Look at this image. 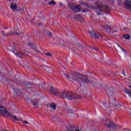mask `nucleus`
<instances>
[{"label":"nucleus","instance_id":"1","mask_svg":"<svg viewBox=\"0 0 131 131\" xmlns=\"http://www.w3.org/2000/svg\"><path fill=\"white\" fill-rule=\"evenodd\" d=\"M74 81H76L78 83H89L90 80L88 76L79 74V73H76L74 75V77L72 79Z\"/></svg>","mask_w":131,"mask_h":131},{"label":"nucleus","instance_id":"2","mask_svg":"<svg viewBox=\"0 0 131 131\" xmlns=\"http://www.w3.org/2000/svg\"><path fill=\"white\" fill-rule=\"evenodd\" d=\"M60 96L61 98L68 99V100H72V99H80V98H81L80 95H77L76 94L67 92H62L60 94Z\"/></svg>","mask_w":131,"mask_h":131},{"label":"nucleus","instance_id":"3","mask_svg":"<svg viewBox=\"0 0 131 131\" xmlns=\"http://www.w3.org/2000/svg\"><path fill=\"white\" fill-rule=\"evenodd\" d=\"M95 5L97 6V10H99L101 12H105V13H109V7L107 6L100 3L96 2L95 3Z\"/></svg>","mask_w":131,"mask_h":131},{"label":"nucleus","instance_id":"4","mask_svg":"<svg viewBox=\"0 0 131 131\" xmlns=\"http://www.w3.org/2000/svg\"><path fill=\"white\" fill-rule=\"evenodd\" d=\"M89 33L91 36H92L93 38H95L96 39L99 38V36H101L100 33L97 31H89Z\"/></svg>","mask_w":131,"mask_h":131},{"label":"nucleus","instance_id":"5","mask_svg":"<svg viewBox=\"0 0 131 131\" xmlns=\"http://www.w3.org/2000/svg\"><path fill=\"white\" fill-rule=\"evenodd\" d=\"M106 125L109 128H119V125L113 123V122H110L108 124H106Z\"/></svg>","mask_w":131,"mask_h":131},{"label":"nucleus","instance_id":"6","mask_svg":"<svg viewBox=\"0 0 131 131\" xmlns=\"http://www.w3.org/2000/svg\"><path fill=\"white\" fill-rule=\"evenodd\" d=\"M49 89H50L49 91L50 93H51L52 94H53V95H58V94H59V91H58L57 89L54 88V86H51Z\"/></svg>","mask_w":131,"mask_h":131},{"label":"nucleus","instance_id":"7","mask_svg":"<svg viewBox=\"0 0 131 131\" xmlns=\"http://www.w3.org/2000/svg\"><path fill=\"white\" fill-rule=\"evenodd\" d=\"M124 6L126 9H131V0H126Z\"/></svg>","mask_w":131,"mask_h":131},{"label":"nucleus","instance_id":"8","mask_svg":"<svg viewBox=\"0 0 131 131\" xmlns=\"http://www.w3.org/2000/svg\"><path fill=\"white\" fill-rule=\"evenodd\" d=\"M4 114H6L8 116L10 113H9V112L5 108L4 110H0V116L4 115Z\"/></svg>","mask_w":131,"mask_h":131},{"label":"nucleus","instance_id":"9","mask_svg":"<svg viewBox=\"0 0 131 131\" xmlns=\"http://www.w3.org/2000/svg\"><path fill=\"white\" fill-rule=\"evenodd\" d=\"M8 117H11V118H13L15 120H17L18 121H21L22 120L18 119L16 116H13V115L11 113L8 114Z\"/></svg>","mask_w":131,"mask_h":131},{"label":"nucleus","instance_id":"10","mask_svg":"<svg viewBox=\"0 0 131 131\" xmlns=\"http://www.w3.org/2000/svg\"><path fill=\"white\" fill-rule=\"evenodd\" d=\"M10 8L11 9V10H17V3H13L10 5Z\"/></svg>","mask_w":131,"mask_h":131},{"label":"nucleus","instance_id":"11","mask_svg":"<svg viewBox=\"0 0 131 131\" xmlns=\"http://www.w3.org/2000/svg\"><path fill=\"white\" fill-rule=\"evenodd\" d=\"M32 103L33 106H38V104H39V100L37 99H34L32 101Z\"/></svg>","mask_w":131,"mask_h":131},{"label":"nucleus","instance_id":"12","mask_svg":"<svg viewBox=\"0 0 131 131\" xmlns=\"http://www.w3.org/2000/svg\"><path fill=\"white\" fill-rule=\"evenodd\" d=\"M15 55L19 58H23V57H24V53L20 51H18L17 53L15 54Z\"/></svg>","mask_w":131,"mask_h":131},{"label":"nucleus","instance_id":"13","mask_svg":"<svg viewBox=\"0 0 131 131\" xmlns=\"http://www.w3.org/2000/svg\"><path fill=\"white\" fill-rule=\"evenodd\" d=\"M76 128V127L69 126V127H67V131H75Z\"/></svg>","mask_w":131,"mask_h":131},{"label":"nucleus","instance_id":"14","mask_svg":"<svg viewBox=\"0 0 131 131\" xmlns=\"http://www.w3.org/2000/svg\"><path fill=\"white\" fill-rule=\"evenodd\" d=\"M105 30H106V32L110 33L111 32V28L109 26H106L104 28Z\"/></svg>","mask_w":131,"mask_h":131},{"label":"nucleus","instance_id":"15","mask_svg":"<svg viewBox=\"0 0 131 131\" xmlns=\"http://www.w3.org/2000/svg\"><path fill=\"white\" fill-rule=\"evenodd\" d=\"M76 20H78L79 21H83V18L81 17V15H78L76 16Z\"/></svg>","mask_w":131,"mask_h":131},{"label":"nucleus","instance_id":"16","mask_svg":"<svg viewBox=\"0 0 131 131\" xmlns=\"http://www.w3.org/2000/svg\"><path fill=\"white\" fill-rule=\"evenodd\" d=\"M50 106L53 110H56V108H57V105L55 103H51L50 104Z\"/></svg>","mask_w":131,"mask_h":131},{"label":"nucleus","instance_id":"17","mask_svg":"<svg viewBox=\"0 0 131 131\" xmlns=\"http://www.w3.org/2000/svg\"><path fill=\"white\" fill-rule=\"evenodd\" d=\"M124 93H125L126 94H127V95H129V96H130V97L131 98V90H128L127 89H125L124 91Z\"/></svg>","mask_w":131,"mask_h":131},{"label":"nucleus","instance_id":"18","mask_svg":"<svg viewBox=\"0 0 131 131\" xmlns=\"http://www.w3.org/2000/svg\"><path fill=\"white\" fill-rule=\"evenodd\" d=\"M75 131H83V128L81 127H76Z\"/></svg>","mask_w":131,"mask_h":131},{"label":"nucleus","instance_id":"19","mask_svg":"<svg viewBox=\"0 0 131 131\" xmlns=\"http://www.w3.org/2000/svg\"><path fill=\"white\" fill-rule=\"evenodd\" d=\"M49 5L50 6H55L56 5V2H55L54 1H51L49 2Z\"/></svg>","mask_w":131,"mask_h":131},{"label":"nucleus","instance_id":"20","mask_svg":"<svg viewBox=\"0 0 131 131\" xmlns=\"http://www.w3.org/2000/svg\"><path fill=\"white\" fill-rule=\"evenodd\" d=\"M76 8L78 10L77 12H80V11H81V10L80 9H81V7H80V5H76Z\"/></svg>","mask_w":131,"mask_h":131},{"label":"nucleus","instance_id":"21","mask_svg":"<svg viewBox=\"0 0 131 131\" xmlns=\"http://www.w3.org/2000/svg\"><path fill=\"white\" fill-rule=\"evenodd\" d=\"M10 35H16V34L17 35V36H19V33H17L16 32H9Z\"/></svg>","mask_w":131,"mask_h":131},{"label":"nucleus","instance_id":"22","mask_svg":"<svg viewBox=\"0 0 131 131\" xmlns=\"http://www.w3.org/2000/svg\"><path fill=\"white\" fill-rule=\"evenodd\" d=\"M1 81H2V82H5V81L6 80V78L5 77H2L1 79H0Z\"/></svg>","mask_w":131,"mask_h":131},{"label":"nucleus","instance_id":"23","mask_svg":"<svg viewBox=\"0 0 131 131\" xmlns=\"http://www.w3.org/2000/svg\"><path fill=\"white\" fill-rule=\"evenodd\" d=\"M124 38H125V39H128V38H129L130 36H129V35H124Z\"/></svg>","mask_w":131,"mask_h":131},{"label":"nucleus","instance_id":"24","mask_svg":"<svg viewBox=\"0 0 131 131\" xmlns=\"http://www.w3.org/2000/svg\"><path fill=\"white\" fill-rule=\"evenodd\" d=\"M2 33H3V34L4 35H5V36H9V35H10V33H8V34H5L4 31H2Z\"/></svg>","mask_w":131,"mask_h":131},{"label":"nucleus","instance_id":"25","mask_svg":"<svg viewBox=\"0 0 131 131\" xmlns=\"http://www.w3.org/2000/svg\"><path fill=\"white\" fill-rule=\"evenodd\" d=\"M19 12L20 14H24V8L20 9Z\"/></svg>","mask_w":131,"mask_h":131},{"label":"nucleus","instance_id":"26","mask_svg":"<svg viewBox=\"0 0 131 131\" xmlns=\"http://www.w3.org/2000/svg\"><path fill=\"white\" fill-rule=\"evenodd\" d=\"M27 89H30V88H31V83H28L27 84Z\"/></svg>","mask_w":131,"mask_h":131},{"label":"nucleus","instance_id":"27","mask_svg":"<svg viewBox=\"0 0 131 131\" xmlns=\"http://www.w3.org/2000/svg\"><path fill=\"white\" fill-rule=\"evenodd\" d=\"M46 56H48L49 57H52V54L50 53H47L45 54Z\"/></svg>","mask_w":131,"mask_h":131},{"label":"nucleus","instance_id":"28","mask_svg":"<svg viewBox=\"0 0 131 131\" xmlns=\"http://www.w3.org/2000/svg\"><path fill=\"white\" fill-rule=\"evenodd\" d=\"M59 43H60V46H63L64 45V41H60Z\"/></svg>","mask_w":131,"mask_h":131},{"label":"nucleus","instance_id":"29","mask_svg":"<svg viewBox=\"0 0 131 131\" xmlns=\"http://www.w3.org/2000/svg\"><path fill=\"white\" fill-rule=\"evenodd\" d=\"M25 100L27 102H28V101L30 100V98L26 97L25 98Z\"/></svg>","mask_w":131,"mask_h":131},{"label":"nucleus","instance_id":"30","mask_svg":"<svg viewBox=\"0 0 131 131\" xmlns=\"http://www.w3.org/2000/svg\"><path fill=\"white\" fill-rule=\"evenodd\" d=\"M85 7H86L87 8H90V5L89 4H88L87 3H86L85 4Z\"/></svg>","mask_w":131,"mask_h":131},{"label":"nucleus","instance_id":"31","mask_svg":"<svg viewBox=\"0 0 131 131\" xmlns=\"http://www.w3.org/2000/svg\"><path fill=\"white\" fill-rule=\"evenodd\" d=\"M85 7H86L87 8H90V5L89 4H88L87 3H86L85 4Z\"/></svg>","mask_w":131,"mask_h":131},{"label":"nucleus","instance_id":"32","mask_svg":"<svg viewBox=\"0 0 131 131\" xmlns=\"http://www.w3.org/2000/svg\"><path fill=\"white\" fill-rule=\"evenodd\" d=\"M28 46L30 48H32V43H29Z\"/></svg>","mask_w":131,"mask_h":131},{"label":"nucleus","instance_id":"33","mask_svg":"<svg viewBox=\"0 0 131 131\" xmlns=\"http://www.w3.org/2000/svg\"><path fill=\"white\" fill-rule=\"evenodd\" d=\"M23 123H24L25 124H28V122L27 121H23Z\"/></svg>","mask_w":131,"mask_h":131},{"label":"nucleus","instance_id":"34","mask_svg":"<svg viewBox=\"0 0 131 131\" xmlns=\"http://www.w3.org/2000/svg\"><path fill=\"white\" fill-rule=\"evenodd\" d=\"M53 35V34H52V33L50 32L49 34H48V36H50V37L51 36H52Z\"/></svg>","mask_w":131,"mask_h":131},{"label":"nucleus","instance_id":"35","mask_svg":"<svg viewBox=\"0 0 131 131\" xmlns=\"http://www.w3.org/2000/svg\"><path fill=\"white\" fill-rule=\"evenodd\" d=\"M81 5H83V6H85V4L86 3L85 2H81L80 3Z\"/></svg>","mask_w":131,"mask_h":131},{"label":"nucleus","instance_id":"36","mask_svg":"<svg viewBox=\"0 0 131 131\" xmlns=\"http://www.w3.org/2000/svg\"><path fill=\"white\" fill-rule=\"evenodd\" d=\"M65 76H66V77L68 78V79H69V78L71 79V77H69V75H66Z\"/></svg>","mask_w":131,"mask_h":131},{"label":"nucleus","instance_id":"37","mask_svg":"<svg viewBox=\"0 0 131 131\" xmlns=\"http://www.w3.org/2000/svg\"><path fill=\"white\" fill-rule=\"evenodd\" d=\"M96 14H97V15H102V14L101 13H100V12H99L98 11H96Z\"/></svg>","mask_w":131,"mask_h":131},{"label":"nucleus","instance_id":"38","mask_svg":"<svg viewBox=\"0 0 131 131\" xmlns=\"http://www.w3.org/2000/svg\"><path fill=\"white\" fill-rule=\"evenodd\" d=\"M15 93L18 95V94H20V93H21V91L19 90L18 92H17V91H15Z\"/></svg>","mask_w":131,"mask_h":131},{"label":"nucleus","instance_id":"39","mask_svg":"<svg viewBox=\"0 0 131 131\" xmlns=\"http://www.w3.org/2000/svg\"><path fill=\"white\" fill-rule=\"evenodd\" d=\"M120 48L121 49L122 51H123V52H126V51H125V49H122V48L120 47Z\"/></svg>","mask_w":131,"mask_h":131},{"label":"nucleus","instance_id":"40","mask_svg":"<svg viewBox=\"0 0 131 131\" xmlns=\"http://www.w3.org/2000/svg\"><path fill=\"white\" fill-rule=\"evenodd\" d=\"M94 49L95 51H98V50H99V48H94Z\"/></svg>","mask_w":131,"mask_h":131},{"label":"nucleus","instance_id":"41","mask_svg":"<svg viewBox=\"0 0 131 131\" xmlns=\"http://www.w3.org/2000/svg\"><path fill=\"white\" fill-rule=\"evenodd\" d=\"M35 52H36V53H39V51H38L37 50H35Z\"/></svg>","mask_w":131,"mask_h":131},{"label":"nucleus","instance_id":"42","mask_svg":"<svg viewBox=\"0 0 131 131\" xmlns=\"http://www.w3.org/2000/svg\"><path fill=\"white\" fill-rule=\"evenodd\" d=\"M129 88L130 89H131V85H129Z\"/></svg>","mask_w":131,"mask_h":131},{"label":"nucleus","instance_id":"43","mask_svg":"<svg viewBox=\"0 0 131 131\" xmlns=\"http://www.w3.org/2000/svg\"><path fill=\"white\" fill-rule=\"evenodd\" d=\"M45 1H46V2H48V1H50V0H45Z\"/></svg>","mask_w":131,"mask_h":131},{"label":"nucleus","instance_id":"44","mask_svg":"<svg viewBox=\"0 0 131 131\" xmlns=\"http://www.w3.org/2000/svg\"><path fill=\"white\" fill-rule=\"evenodd\" d=\"M17 119H20V118H17Z\"/></svg>","mask_w":131,"mask_h":131},{"label":"nucleus","instance_id":"45","mask_svg":"<svg viewBox=\"0 0 131 131\" xmlns=\"http://www.w3.org/2000/svg\"><path fill=\"white\" fill-rule=\"evenodd\" d=\"M38 25H40V24H38Z\"/></svg>","mask_w":131,"mask_h":131},{"label":"nucleus","instance_id":"46","mask_svg":"<svg viewBox=\"0 0 131 131\" xmlns=\"http://www.w3.org/2000/svg\"><path fill=\"white\" fill-rule=\"evenodd\" d=\"M8 1H12V0H8Z\"/></svg>","mask_w":131,"mask_h":131},{"label":"nucleus","instance_id":"47","mask_svg":"<svg viewBox=\"0 0 131 131\" xmlns=\"http://www.w3.org/2000/svg\"><path fill=\"white\" fill-rule=\"evenodd\" d=\"M105 19H106V17H105Z\"/></svg>","mask_w":131,"mask_h":131},{"label":"nucleus","instance_id":"48","mask_svg":"<svg viewBox=\"0 0 131 131\" xmlns=\"http://www.w3.org/2000/svg\"><path fill=\"white\" fill-rule=\"evenodd\" d=\"M105 19H106V17H105Z\"/></svg>","mask_w":131,"mask_h":131}]
</instances>
